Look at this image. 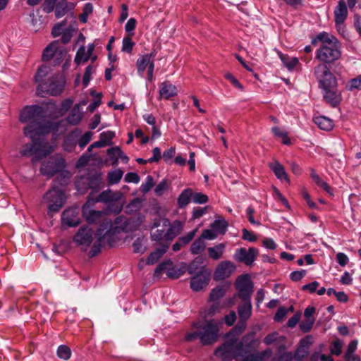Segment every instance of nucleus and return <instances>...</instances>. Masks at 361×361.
<instances>
[{"instance_id":"47","label":"nucleus","mask_w":361,"mask_h":361,"mask_svg":"<svg viewBox=\"0 0 361 361\" xmlns=\"http://www.w3.org/2000/svg\"><path fill=\"white\" fill-rule=\"evenodd\" d=\"M143 238H137L133 243V251L136 253H144L146 247L143 243Z\"/></svg>"},{"instance_id":"3","label":"nucleus","mask_w":361,"mask_h":361,"mask_svg":"<svg viewBox=\"0 0 361 361\" xmlns=\"http://www.w3.org/2000/svg\"><path fill=\"white\" fill-rule=\"evenodd\" d=\"M312 44L316 46L320 42L319 48L316 51L315 58L320 63L317 66L334 63L341 56V47L339 41L334 35L322 32L319 33L312 40Z\"/></svg>"},{"instance_id":"24","label":"nucleus","mask_w":361,"mask_h":361,"mask_svg":"<svg viewBox=\"0 0 361 361\" xmlns=\"http://www.w3.org/2000/svg\"><path fill=\"white\" fill-rule=\"evenodd\" d=\"M73 101L71 99L64 100L59 107L54 103H49L48 108L50 111H53L54 116L58 117L63 116L72 106Z\"/></svg>"},{"instance_id":"25","label":"nucleus","mask_w":361,"mask_h":361,"mask_svg":"<svg viewBox=\"0 0 361 361\" xmlns=\"http://www.w3.org/2000/svg\"><path fill=\"white\" fill-rule=\"evenodd\" d=\"M269 166L279 179L281 180H286L289 183V179L287 173H286L285 169L279 162L275 161L270 164Z\"/></svg>"},{"instance_id":"58","label":"nucleus","mask_w":361,"mask_h":361,"mask_svg":"<svg viewBox=\"0 0 361 361\" xmlns=\"http://www.w3.org/2000/svg\"><path fill=\"white\" fill-rule=\"evenodd\" d=\"M314 323V319H306V320L302 321L300 324V329L305 332H309L313 324Z\"/></svg>"},{"instance_id":"43","label":"nucleus","mask_w":361,"mask_h":361,"mask_svg":"<svg viewBox=\"0 0 361 361\" xmlns=\"http://www.w3.org/2000/svg\"><path fill=\"white\" fill-rule=\"evenodd\" d=\"M102 139L99 141L94 142L93 144L88 147V152H91V150L94 147H103L107 145H110L111 144V141L110 138L111 137H101Z\"/></svg>"},{"instance_id":"64","label":"nucleus","mask_w":361,"mask_h":361,"mask_svg":"<svg viewBox=\"0 0 361 361\" xmlns=\"http://www.w3.org/2000/svg\"><path fill=\"white\" fill-rule=\"evenodd\" d=\"M306 274L305 270L294 271L290 273V278L293 281H298L301 280Z\"/></svg>"},{"instance_id":"14","label":"nucleus","mask_w":361,"mask_h":361,"mask_svg":"<svg viewBox=\"0 0 361 361\" xmlns=\"http://www.w3.org/2000/svg\"><path fill=\"white\" fill-rule=\"evenodd\" d=\"M66 54V49L60 46V42L56 40L49 44L44 50L42 60L50 61L56 57L57 63H60L61 59Z\"/></svg>"},{"instance_id":"16","label":"nucleus","mask_w":361,"mask_h":361,"mask_svg":"<svg viewBox=\"0 0 361 361\" xmlns=\"http://www.w3.org/2000/svg\"><path fill=\"white\" fill-rule=\"evenodd\" d=\"M65 161L62 158L51 157L40 168V172L47 176H52L64 166Z\"/></svg>"},{"instance_id":"28","label":"nucleus","mask_w":361,"mask_h":361,"mask_svg":"<svg viewBox=\"0 0 361 361\" xmlns=\"http://www.w3.org/2000/svg\"><path fill=\"white\" fill-rule=\"evenodd\" d=\"M315 124L322 130L329 131L334 127V122L331 119L326 116H317L314 119Z\"/></svg>"},{"instance_id":"63","label":"nucleus","mask_w":361,"mask_h":361,"mask_svg":"<svg viewBox=\"0 0 361 361\" xmlns=\"http://www.w3.org/2000/svg\"><path fill=\"white\" fill-rule=\"evenodd\" d=\"M197 229H194L189 233H188L186 235L179 238L180 241L182 243V244L187 245L195 237Z\"/></svg>"},{"instance_id":"6","label":"nucleus","mask_w":361,"mask_h":361,"mask_svg":"<svg viewBox=\"0 0 361 361\" xmlns=\"http://www.w3.org/2000/svg\"><path fill=\"white\" fill-rule=\"evenodd\" d=\"M30 142L25 144L20 151L23 157H32L34 163L50 154L56 146V137H52L49 141L47 137H31Z\"/></svg>"},{"instance_id":"62","label":"nucleus","mask_w":361,"mask_h":361,"mask_svg":"<svg viewBox=\"0 0 361 361\" xmlns=\"http://www.w3.org/2000/svg\"><path fill=\"white\" fill-rule=\"evenodd\" d=\"M348 89L349 90L361 89V75L350 80L348 85Z\"/></svg>"},{"instance_id":"29","label":"nucleus","mask_w":361,"mask_h":361,"mask_svg":"<svg viewBox=\"0 0 361 361\" xmlns=\"http://www.w3.org/2000/svg\"><path fill=\"white\" fill-rule=\"evenodd\" d=\"M226 245L224 243H219L214 247L208 248V254L211 259L214 260L219 259L225 252Z\"/></svg>"},{"instance_id":"48","label":"nucleus","mask_w":361,"mask_h":361,"mask_svg":"<svg viewBox=\"0 0 361 361\" xmlns=\"http://www.w3.org/2000/svg\"><path fill=\"white\" fill-rule=\"evenodd\" d=\"M185 273L183 269L178 268L171 265L170 269L168 270V276L171 279H178Z\"/></svg>"},{"instance_id":"54","label":"nucleus","mask_w":361,"mask_h":361,"mask_svg":"<svg viewBox=\"0 0 361 361\" xmlns=\"http://www.w3.org/2000/svg\"><path fill=\"white\" fill-rule=\"evenodd\" d=\"M313 181L320 188H322L330 195H333L332 190L330 186L318 176L314 177Z\"/></svg>"},{"instance_id":"36","label":"nucleus","mask_w":361,"mask_h":361,"mask_svg":"<svg viewBox=\"0 0 361 361\" xmlns=\"http://www.w3.org/2000/svg\"><path fill=\"white\" fill-rule=\"evenodd\" d=\"M206 243L200 237L197 238L190 246V252L193 255L201 253L205 248Z\"/></svg>"},{"instance_id":"22","label":"nucleus","mask_w":361,"mask_h":361,"mask_svg":"<svg viewBox=\"0 0 361 361\" xmlns=\"http://www.w3.org/2000/svg\"><path fill=\"white\" fill-rule=\"evenodd\" d=\"M348 16V8L344 0H340L334 10L335 23L336 25L341 26Z\"/></svg>"},{"instance_id":"61","label":"nucleus","mask_w":361,"mask_h":361,"mask_svg":"<svg viewBox=\"0 0 361 361\" xmlns=\"http://www.w3.org/2000/svg\"><path fill=\"white\" fill-rule=\"evenodd\" d=\"M93 73V66L92 65H89L85 71L82 82L85 87H87L91 80V75Z\"/></svg>"},{"instance_id":"17","label":"nucleus","mask_w":361,"mask_h":361,"mask_svg":"<svg viewBox=\"0 0 361 361\" xmlns=\"http://www.w3.org/2000/svg\"><path fill=\"white\" fill-rule=\"evenodd\" d=\"M61 222L68 227H75L80 223L78 207H70L65 209L61 214Z\"/></svg>"},{"instance_id":"37","label":"nucleus","mask_w":361,"mask_h":361,"mask_svg":"<svg viewBox=\"0 0 361 361\" xmlns=\"http://www.w3.org/2000/svg\"><path fill=\"white\" fill-rule=\"evenodd\" d=\"M123 172L121 169H116L108 173V182L110 185L118 183L122 178Z\"/></svg>"},{"instance_id":"59","label":"nucleus","mask_w":361,"mask_h":361,"mask_svg":"<svg viewBox=\"0 0 361 361\" xmlns=\"http://www.w3.org/2000/svg\"><path fill=\"white\" fill-rule=\"evenodd\" d=\"M73 137H66L63 144L64 150L71 152L75 146V142Z\"/></svg>"},{"instance_id":"11","label":"nucleus","mask_w":361,"mask_h":361,"mask_svg":"<svg viewBox=\"0 0 361 361\" xmlns=\"http://www.w3.org/2000/svg\"><path fill=\"white\" fill-rule=\"evenodd\" d=\"M102 184V174L94 173L88 176H83L76 183V188L79 191H85L87 188L92 189L93 191L98 190Z\"/></svg>"},{"instance_id":"49","label":"nucleus","mask_w":361,"mask_h":361,"mask_svg":"<svg viewBox=\"0 0 361 361\" xmlns=\"http://www.w3.org/2000/svg\"><path fill=\"white\" fill-rule=\"evenodd\" d=\"M154 185V181L151 176H147L145 183L140 186V191L143 193L149 192Z\"/></svg>"},{"instance_id":"38","label":"nucleus","mask_w":361,"mask_h":361,"mask_svg":"<svg viewBox=\"0 0 361 361\" xmlns=\"http://www.w3.org/2000/svg\"><path fill=\"white\" fill-rule=\"evenodd\" d=\"M142 206V200L140 198L133 199L126 207L128 213L133 214L138 212Z\"/></svg>"},{"instance_id":"41","label":"nucleus","mask_w":361,"mask_h":361,"mask_svg":"<svg viewBox=\"0 0 361 361\" xmlns=\"http://www.w3.org/2000/svg\"><path fill=\"white\" fill-rule=\"evenodd\" d=\"M227 226V222L224 219L215 220L211 225L212 228L218 233H224Z\"/></svg>"},{"instance_id":"52","label":"nucleus","mask_w":361,"mask_h":361,"mask_svg":"<svg viewBox=\"0 0 361 361\" xmlns=\"http://www.w3.org/2000/svg\"><path fill=\"white\" fill-rule=\"evenodd\" d=\"M225 294L223 288L218 287L212 290L209 295V298L212 301H217L219 299L222 298Z\"/></svg>"},{"instance_id":"60","label":"nucleus","mask_w":361,"mask_h":361,"mask_svg":"<svg viewBox=\"0 0 361 361\" xmlns=\"http://www.w3.org/2000/svg\"><path fill=\"white\" fill-rule=\"evenodd\" d=\"M217 237V233L213 229H205L202 231L200 238H202L203 240H214Z\"/></svg>"},{"instance_id":"15","label":"nucleus","mask_w":361,"mask_h":361,"mask_svg":"<svg viewBox=\"0 0 361 361\" xmlns=\"http://www.w3.org/2000/svg\"><path fill=\"white\" fill-rule=\"evenodd\" d=\"M258 255L259 250L255 247H250L248 250L244 247H240L235 250L233 258L238 262H243L246 265L251 266Z\"/></svg>"},{"instance_id":"21","label":"nucleus","mask_w":361,"mask_h":361,"mask_svg":"<svg viewBox=\"0 0 361 361\" xmlns=\"http://www.w3.org/2000/svg\"><path fill=\"white\" fill-rule=\"evenodd\" d=\"M176 87L168 81L163 82L159 91V99H169L177 94Z\"/></svg>"},{"instance_id":"23","label":"nucleus","mask_w":361,"mask_h":361,"mask_svg":"<svg viewBox=\"0 0 361 361\" xmlns=\"http://www.w3.org/2000/svg\"><path fill=\"white\" fill-rule=\"evenodd\" d=\"M121 197V193L118 191L114 192L111 190H106L101 192L97 199V202H101L104 203H111L118 201Z\"/></svg>"},{"instance_id":"53","label":"nucleus","mask_w":361,"mask_h":361,"mask_svg":"<svg viewBox=\"0 0 361 361\" xmlns=\"http://www.w3.org/2000/svg\"><path fill=\"white\" fill-rule=\"evenodd\" d=\"M56 0H44L42 6V10L47 13H51L56 6Z\"/></svg>"},{"instance_id":"57","label":"nucleus","mask_w":361,"mask_h":361,"mask_svg":"<svg viewBox=\"0 0 361 361\" xmlns=\"http://www.w3.org/2000/svg\"><path fill=\"white\" fill-rule=\"evenodd\" d=\"M192 202L197 204H204L208 201V197L201 192H195L192 195Z\"/></svg>"},{"instance_id":"10","label":"nucleus","mask_w":361,"mask_h":361,"mask_svg":"<svg viewBox=\"0 0 361 361\" xmlns=\"http://www.w3.org/2000/svg\"><path fill=\"white\" fill-rule=\"evenodd\" d=\"M211 271L202 267L199 272L190 279V288L193 291L198 292L204 289L210 281Z\"/></svg>"},{"instance_id":"56","label":"nucleus","mask_w":361,"mask_h":361,"mask_svg":"<svg viewBox=\"0 0 361 361\" xmlns=\"http://www.w3.org/2000/svg\"><path fill=\"white\" fill-rule=\"evenodd\" d=\"M135 43L132 41L131 38L126 37L123 39L122 51L127 53H130Z\"/></svg>"},{"instance_id":"5","label":"nucleus","mask_w":361,"mask_h":361,"mask_svg":"<svg viewBox=\"0 0 361 361\" xmlns=\"http://www.w3.org/2000/svg\"><path fill=\"white\" fill-rule=\"evenodd\" d=\"M314 75L317 80L319 87L324 90V99L331 106H338L341 100V94L337 90V81L324 65L316 66L314 68Z\"/></svg>"},{"instance_id":"46","label":"nucleus","mask_w":361,"mask_h":361,"mask_svg":"<svg viewBox=\"0 0 361 361\" xmlns=\"http://www.w3.org/2000/svg\"><path fill=\"white\" fill-rule=\"evenodd\" d=\"M342 347L343 342L339 339L335 340L334 341H333L330 348L331 354L339 356L342 352Z\"/></svg>"},{"instance_id":"20","label":"nucleus","mask_w":361,"mask_h":361,"mask_svg":"<svg viewBox=\"0 0 361 361\" xmlns=\"http://www.w3.org/2000/svg\"><path fill=\"white\" fill-rule=\"evenodd\" d=\"M95 44L94 43L89 44L87 49L85 46L79 47L76 52L74 61L79 65L81 63H86L90 59L94 50Z\"/></svg>"},{"instance_id":"40","label":"nucleus","mask_w":361,"mask_h":361,"mask_svg":"<svg viewBox=\"0 0 361 361\" xmlns=\"http://www.w3.org/2000/svg\"><path fill=\"white\" fill-rule=\"evenodd\" d=\"M143 118L149 125L151 126L152 135H159L161 133L155 126V117L152 114H147L143 116Z\"/></svg>"},{"instance_id":"30","label":"nucleus","mask_w":361,"mask_h":361,"mask_svg":"<svg viewBox=\"0 0 361 361\" xmlns=\"http://www.w3.org/2000/svg\"><path fill=\"white\" fill-rule=\"evenodd\" d=\"M82 113L80 111L79 105L76 104L72 109L66 121L72 125L78 124L82 118Z\"/></svg>"},{"instance_id":"4","label":"nucleus","mask_w":361,"mask_h":361,"mask_svg":"<svg viewBox=\"0 0 361 361\" xmlns=\"http://www.w3.org/2000/svg\"><path fill=\"white\" fill-rule=\"evenodd\" d=\"M221 324L216 319L195 322L192 324L191 331L186 333L185 339L189 342L199 339L203 345H212L219 338Z\"/></svg>"},{"instance_id":"31","label":"nucleus","mask_w":361,"mask_h":361,"mask_svg":"<svg viewBox=\"0 0 361 361\" xmlns=\"http://www.w3.org/2000/svg\"><path fill=\"white\" fill-rule=\"evenodd\" d=\"M152 54H145L140 57L136 62L137 71L140 75H142L145 70L149 66L150 63H153L151 61Z\"/></svg>"},{"instance_id":"18","label":"nucleus","mask_w":361,"mask_h":361,"mask_svg":"<svg viewBox=\"0 0 361 361\" xmlns=\"http://www.w3.org/2000/svg\"><path fill=\"white\" fill-rule=\"evenodd\" d=\"M235 270V266L233 262L224 261L217 266L214 274V279L216 281L224 280L229 277Z\"/></svg>"},{"instance_id":"51","label":"nucleus","mask_w":361,"mask_h":361,"mask_svg":"<svg viewBox=\"0 0 361 361\" xmlns=\"http://www.w3.org/2000/svg\"><path fill=\"white\" fill-rule=\"evenodd\" d=\"M166 231L164 229H157L156 231L151 233V238L154 241H161L163 240H166Z\"/></svg>"},{"instance_id":"2","label":"nucleus","mask_w":361,"mask_h":361,"mask_svg":"<svg viewBox=\"0 0 361 361\" xmlns=\"http://www.w3.org/2000/svg\"><path fill=\"white\" fill-rule=\"evenodd\" d=\"M20 121L22 123H30L24 128L25 135H45L59 130L64 121L60 122L47 118L42 107L37 105L26 106L21 111Z\"/></svg>"},{"instance_id":"8","label":"nucleus","mask_w":361,"mask_h":361,"mask_svg":"<svg viewBox=\"0 0 361 361\" xmlns=\"http://www.w3.org/2000/svg\"><path fill=\"white\" fill-rule=\"evenodd\" d=\"M66 85V79L61 75H57L49 79L47 82L41 83L37 87V94L44 97V94L51 96L61 94Z\"/></svg>"},{"instance_id":"19","label":"nucleus","mask_w":361,"mask_h":361,"mask_svg":"<svg viewBox=\"0 0 361 361\" xmlns=\"http://www.w3.org/2000/svg\"><path fill=\"white\" fill-rule=\"evenodd\" d=\"M162 226L164 227L169 226L166 235L167 241L172 240L183 229V223L178 220L174 221L172 224H170L169 219H162Z\"/></svg>"},{"instance_id":"32","label":"nucleus","mask_w":361,"mask_h":361,"mask_svg":"<svg viewBox=\"0 0 361 361\" xmlns=\"http://www.w3.org/2000/svg\"><path fill=\"white\" fill-rule=\"evenodd\" d=\"M247 347L248 348L246 354L244 355V356H240L243 357L242 361H263L264 356H265V352H262L261 353H251V345L246 344Z\"/></svg>"},{"instance_id":"42","label":"nucleus","mask_w":361,"mask_h":361,"mask_svg":"<svg viewBox=\"0 0 361 361\" xmlns=\"http://www.w3.org/2000/svg\"><path fill=\"white\" fill-rule=\"evenodd\" d=\"M49 73V68L46 66H42L37 71L35 80L39 85L44 82V78L47 76Z\"/></svg>"},{"instance_id":"45","label":"nucleus","mask_w":361,"mask_h":361,"mask_svg":"<svg viewBox=\"0 0 361 361\" xmlns=\"http://www.w3.org/2000/svg\"><path fill=\"white\" fill-rule=\"evenodd\" d=\"M202 263L200 257H196L188 267V271L190 274H195L199 272V264Z\"/></svg>"},{"instance_id":"13","label":"nucleus","mask_w":361,"mask_h":361,"mask_svg":"<svg viewBox=\"0 0 361 361\" xmlns=\"http://www.w3.org/2000/svg\"><path fill=\"white\" fill-rule=\"evenodd\" d=\"M93 239V231L88 226L80 227L73 237L74 242L84 250H87L90 246Z\"/></svg>"},{"instance_id":"44","label":"nucleus","mask_w":361,"mask_h":361,"mask_svg":"<svg viewBox=\"0 0 361 361\" xmlns=\"http://www.w3.org/2000/svg\"><path fill=\"white\" fill-rule=\"evenodd\" d=\"M57 355L60 358L67 360L71 357V351L68 346L61 345L58 348Z\"/></svg>"},{"instance_id":"34","label":"nucleus","mask_w":361,"mask_h":361,"mask_svg":"<svg viewBox=\"0 0 361 361\" xmlns=\"http://www.w3.org/2000/svg\"><path fill=\"white\" fill-rule=\"evenodd\" d=\"M192 195V190L190 188L185 189L178 197V204L179 207L183 208L187 206Z\"/></svg>"},{"instance_id":"33","label":"nucleus","mask_w":361,"mask_h":361,"mask_svg":"<svg viewBox=\"0 0 361 361\" xmlns=\"http://www.w3.org/2000/svg\"><path fill=\"white\" fill-rule=\"evenodd\" d=\"M246 322L245 319H239L236 326L225 336V338H238L246 328Z\"/></svg>"},{"instance_id":"50","label":"nucleus","mask_w":361,"mask_h":361,"mask_svg":"<svg viewBox=\"0 0 361 361\" xmlns=\"http://www.w3.org/2000/svg\"><path fill=\"white\" fill-rule=\"evenodd\" d=\"M281 61L284 65L289 69L292 70L298 63V59L297 58H288L284 55L280 56Z\"/></svg>"},{"instance_id":"1","label":"nucleus","mask_w":361,"mask_h":361,"mask_svg":"<svg viewBox=\"0 0 361 361\" xmlns=\"http://www.w3.org/2000/svg\"><path fill=\"white\" fill-rule=\"evenodd\" d=\"M94 202L88 199L82 207V214L85 221L90 224H99L94 236L95 241L90 252L91 257H94L106 245L114 247L116 241V234L126 228V218L123 216L116 217L114 221L103 211L95 210L92 208Z\"/></svg>"},{"instance_id":"35","label":"nucleus","mask_w":361,"mask_h":361,"mask_svg":"<svg viewBox=\"0 0 361 361\" xmlns=\"http://www.w3.org/2000/svg\"><path fill=\"white\" fill-rule=\"evenodd\" d=\"M167 248L168 245L162 246L161 248L157 249L152 252L147 257V264H154L155 262H157L159 259L166 252Z\"/></svg>"},{"instance_id":"39","label":"nucleus","mask_w":361,"mask_h":361,"mask_svg":"<svg viewBox=\"0 0 361 361\" xmlns=\"http://www.w3.org/2000/svg\"><path fill=\"white\" fill-rule=\"evenodd\" d=\"M171 265L172 262L170 259L161 262L156 268L154 271V276L159 277L162 274L163 272H166L168 275V270L170 269Z\"/></svg>"},{"instance_id":"9","label":"nucleus","mask_w":361,"mask_h":361,"mask_svg":"<svg viewBox=\"0 0 361 361\" xmlns=\"http://www.w3.org/2000/svg\"><path fill=\"white\" fill-rule=\"evenodd\" d=\"M43 200L48 204V213L51 214L57 212L63 206L66 197L63 191L54 186L52 189L46 192Z\"/></svg>"},{"instance_id":"12","label":"nucleus","mask_w":361,"mask_h":361,"mask_svg":"<svg viewBox=\"0 0 361 361\" xmlns=\"http://www.w3.org/2000/svg\"><path fill=\"white\" fill-rule=\"evenodd\" d=\"M238 295L242 300H249L253 292V283L247 276H240L235 282Z\"/></svg>"},{"instance_id":"26","label":"nucleus","mask_w":361,"mask_h":361,"mask_svg":"<svg viewBox=\"0 0 361 361\" xmlns=\"http://www.w3.org/2000/svg\"><path fill=\"white\" fill-rule=\"evenodd\" d=\"M243 301L244 304L238 308V313L240 319L247 320L252 314V304L250 300Z\"/></svg>"},{"instance_id":"7","label":"nucleus","mask_w":361,"mask_h":361,"mask_svg":"<svg viewBox=\"0 0 361 361\" xmlns=\"http://www.w3.org/2000/svg\"><path fill=\"white\" fill-rule=\"evenodd\" d=\"M247 337L248 336H245L242 340L238 338H225V342L214 350V355L221 361H232L240 356H244L248 349L245 344Z\"/></svg>"},{"instance_id":"27","label":"nucleus","mask_w":361,"mask_h":361,"mask_svg":"<svg viewBox=\"0 0 361 361\" xmlns=\"http://www.w3.org/2000/svg\"><path fill=\"white\" fill-rule=\"evenodd\" d=\"M75 5L73 4H68L66 0L59 1L55 8V16L57 18H60L66 15L68 9H73Z\"/></svg>"},{"instance_id":"55","label":"nucleus","mask_w":361,"mask_h":361,"mask_svg":"<svg viewBox=\"0 0 361 361\" xmlns=\"http://www.w3.org/2000/svg\"><path fill=\"white\" fill-rule=\"evenodd\" d=\"M121 150L119 147H112L107 150V154L111 159H114V164H116L118 157L121 154Z\"/></svg>"}]
</instances>
